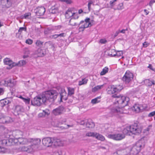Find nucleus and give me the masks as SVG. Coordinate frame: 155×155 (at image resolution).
I'll return each instance as SVG.
<instances>
[{"label":"nucleus","mask_w":155,"mask_h":155,"mask_svg":"<svg viewBox=\"0 0 155 155\" xmlns=\"http://www.w3.org/2000/svg\"><path fill=\"white\" fill-rule=\"evenodd\" d=\"M116 92H117L115 87L111 88V89L108 91L109 94H114L112 95V97L114 98H116L115 101L121 107H114L112 109V111L114 113L120 114L127 113V110L125 109L124 107L127 105L129 101V98L127 97L121 96L119 94H114Z\"/></svg>","instance_id":"nucleus-1"},{"label":"nucleus","mask_w":155,"mask_h":155,"mask_svg":"<svg viewBox=\"0 0 155 155\" xmlns=\"http://www.w3.org/2000/svg\"><path fill=\"white\" fill-rule=\"evenodd\" d=\"M141 127L137 123H134L131 126L127 127L123 130L124 134L130 135L131 134H137L141 133Z\"/></svg>","instance_id":"nucleus-2"},{"label":"nucleus","mask_w":155,"mask_h":155,"mask_svg":"<svg viewBox=\"0 0 155 155\" xmlns=\"http://www.w3.org/2000/svg\"><path fill=\"white\" fill-rule=\"evenodd\" d=\"M47 103H51L54 102L58 94L57 91L55 90H51L43 93Z\"/></svg>","instance_id":"nucleus-3"},{"label":"nucleus","mask_w":155,"mask_h":155,"mask_svg":"<svg viewBox=\"0 0 155 155\" xmlns=\"http://www.w3.org/2000/svg\"><path fill=\"white\" fill-rule=\"evenodd\" d=\"M29 140L30 143H31V145L28 147H24L25 149L23 150L27 152H30L35 150L37 148V146L40 143L41 140L40 139L38 138H31Z\"/></svg>","instance_id":"nucleus-4"},{"label":"nucleus","mask_w":155,"mask_h":155,"mask_svg":"<svg viewBox=\"0 0 155 155\" xmlns=\"http://www.w3.org/2000/svg\"><path fill=\"white\" fill-rule=\"evenodd\" d=\"M46 103L47 102L43 93L36 96L31 101V104L35 106H40Z\"/></svg>","instance_id":"nucleus-5"},{"label":"nucleus","mask_w":155,"mask_h":155,"mask_svg":"<svg viewBox=\"0 0 155 155\" xmlns=\"http://www.w3.org/2000/svg\"><path fill=\"white\" fill-rule=\"evenodd\" d=\"M144 147V145L141 141L137 142L134 146L132 148L131 152L134 155H136L140 152L142 148Z\"/></svg>","instance_id":"nucleus-6"},{"label":"nucleus","mask_w":155,"mask_h":155,"mask_svg":"<svg viewBox=\"0 0 155 155\" xmlns=\"http://www.w3.org/2000/svg\"><path fill=\"white\" fill-rule=\"evenodd\" d=\"M78 123L80 125L86 126L87 128L89 129L93 128L95 126L94 123L91 119L82 120Z\"/></svg>","instance_id":"nucleus-7"},{"label":"nucleus","mask_w":155,"mask_h":155,"mask_svg":"<svg viewBox=\"0 0 155 155\" xmlns=\"http://www.w3.org/2000/svg\"><path fill=\"white\" fill-rule=\"evenodd\" d=\"M123 132L122 133L116 134H109L107 136L108 138L116 140H120L125 137V135Z\"/></svg>","instance_id":"nucleus-8"},{"label":"nucleus","mask_w":155,"mask_h":155,"mask_svg":"<svg viewBox=\"0 0 155 155\" xmlns=\"http://www.w3.org/2000/svg\"><path fill=\"white\" fill-rule=\"evenodd\" d=\"M133 78V74L129 71H127L123 77L122 80L125 83L128 84L132 80Z\"/></svg>","instance_id":"nucleus-9"},{"label":"nucleus","mask_w":155,"mask_h":155,"mask_svg":"<svg viewBox=\"0 0 155 155\" xmlns=\"http://www.w3.org/2000/svg\"><path fill=\"white\" fill-rule=\"evenodd\" d=\"M59 92L60 95V102H62V100L66 101L67 99V95L66 92L63 88L60 87Z\"/></svg>","instance_id":"nucleus-10"},{"label":"nucleus","mask_w":155,"mask_h":155,"mask_svg":"<svg viewBox=\"0 0 155 155\" xmlns=\"http://www.w3.org/2000/svg\"><path fill=\"white\" fill-rule=\"evenodd\" d=\"M47 51L45 48H39L35 52V54H37L38 57H42L46 54Z\"/></svg>","instance_id":"nucleus-11"},{"label":"nucleus","mask_w":155,"mask_h":155,"mask_svg":"<svg viewBox=\"0 0 155 155\" xmlns=\"http://www.w3.org/2000/svg\"><path fill=\"white\" fill-rule=\"evenodd\" d=\"M52 138L47 137L44 138L42 140L43 145L47 147H49L52 145Z\"/></svg>","instance_id":"nucleus-12"},{"label":"nucleus","mask_w":155,"mask_h":155,"mask_svg":"<svg viewBox=\"0 0 155 155\" xmlns=\"http://www.w3.org/2000/svg\"><path fill=\"white\" fill-rule=\"evenodd\" d=\"M3 62L5 64L9 65V67L8 68V69H10L16 66V63L13 62L9 58H5L4 59Z\"/></svg>","instance_id":"nucleus-13"},{"label":"nucleus","mask_w":155,"mask_h":155,"mask_svg":"<svg viewBox=\"0 0 155 155\" xmlns=\"http://www.w3.org/2000/svg\"><path fill=\"white\" fill-rule=\"evenodd\" d=\"M64 110V107L62 106H60L58 108L54 109L52 110V113L55 115H58L62 114Z\"/></svg>","instance_id":"nucleus-14"},{"label":"nucleus","mask_w":155,"mask_h":155,"mask_svg":"<svg viewBox=\"0 0 155 155\" xmlns=\"http://www.w3.org/2000/svg\"><path fill=\"white\" fill-rule=\"evenodd\" d=\"M24 109L23 107L20 105H16L14 108V114L15 115H18L24 111Z\"/></svg>","instance_id":"nucleus-15"},{"label":"nucleus","mask_w":155,"mask_h":155,"mask_svg":"<svg viewBox=\"0 0 155 155\" xmlns=\"http://www.w3.org/2000/svg\"><path fill=\"white\" fill-rule=\"evenodd\" d=\"M145 109V107H144L143 105L138 104H135L132 108V110L135 111L137 113L141 112Z\"/></svg>","instance_id":"nucleus-16"},{"label":"nucleus","mask_w":155,"mask_h":155,"mask_svg":"<svg viewBox=\"0 0 155 155\" xmlns=\"http://www.w3.org/2000/svg\"><path fill=\"white\" fill-rule=\"evenodd\" d=\"M23 134V132L19 130H15L13 131L12 132L13 137L17 139L21 138Z\"/></svg>","instance_id":"nucleus-17"},{"label":"nucleus","mask_w":155,"mask_h":155,"mask_svg":"<svg viewBox=\"0 0 155 155\" xmlns=\"http://www.w3.org/2000/svg\"><path fill=\"white\" fill-rule=\"evenodd\" d=\"M36 10L35 13L38 16H41L43 15L45 12V8L42 6L37 8Z\"/></svg>","instance_id":"nucleus-18"},{"label":"nucleus","mask_w":155,"mask_h":155,"mask_svg":"<svg viewBox=\"0 0 155 155\" xmlns=\"http://www.w3.org/2000/svg\"><path fill=\"white\" fill-rule=\"evenodd\" d=\"M52 145L54 146H61L63 145L62 142L59 139L52 138Z\"/></svg>","instance_id":"nucleus-19"},{"label":"nucleus","mask_w":155,"mask_h":155,"mask_svg":"<svg viewBox=\"0 0 155 155\" xmlns=\"http://www.w3.org/2000/svg\"><path fill=\"white\" fill-rule=\"evenodd\" d=\"M66 119H62L58 121V126H60L61 125H63L64 126H61V127H62L66 129L68 128L69 127H71L68 125H66L65 122H66Z\"/></svg>","instance_id":"nucleus-20"},{"label":"nucleus","mask_w":155,"mask_h":155,"mask_svg":"<svg viewBox=\"0 0 155 155\" xmlns=\"http://www.w3.org/2000/svg\"><path fill=\"white\" fill-rule=\"evenodd\" d=\"M75 14L74 12H72V10L71 8H69L66 11L65 13V16L67 18H69Z\"/></svg>","instance_id":"nucleus-21"},{"label":"nucleus","mask_w":155,"mask_h":155,"mask_svg":"<svg viewBox=\"0 0 155 155\" xmlns=\"http://www.w3.org/2000/svg\"><path fill=\"white\" fill-rule=\"evenodd\" d=\"M44 48L47 50L48 48H54V45L51 41H49L44 43Z\"/></svg>","instance_id":"nucleus-22"},{"label":"nucleus","mask_w":155,"mask_h":155,"mask_svg":"<svg viewBox=\"0 0 155 155\" xmlns=\"http://www.w3.org/2000/svg\"><path fill=\"white\" fill-rule=\"evenodd\" d=\"M144 82L146 85L148 86H151L155 84L154 81H151L149 79H146Z\"/></svg>","instance_id":"nucleus-23"},{"label":"nucleus","mask_w":155,"mask_h":155,"mask_svg":"<svg viewBox=\"0 0 155 155\" xmlns=\"http://www.w3.org/2000/svg\"><path fill=\"white\" fill-rule=\"evenodd\" d=\"M9 103V101L7 99L1 100L0 101V106L3 107L7 105Z\"/></svg>","instance_id":"nucleus-24"},{"label":"nucleus","mask_w":155,"mask_h":155,"mask_svg":"<svg viewBox=\"0 0 155 155\" xmlns=\"http://www.w3.org/2000/svg\"><path fill=\"white\" fill-rule=\"evenodd\" d=\"M8 86L13 87L16 84V81L14 79H10L7 81Z\"/></svg>","instance_id":"nucleus-25"},{"label":"nucleus","mask_w":155,"mask_h":155,"mask_svg":"<svg viewBox=\"0 0 155 155\" xmlns=\"http://www.w3.org/2000/svg\"><path fill=\"white\" fill-rule=\"evenodd\" d=\"M88 81V80L86 78L82 79L81 81H79L78 85L81 86L82 85L86 84L87 83Z\"/></svg>","instance_id":"nucleus-26"},{"label":"nucleus","mask_w":155,"mask_h":155,"mask_svg":"<svg viewBox=\"0 0 155 155\" xmlns=\"http://www.w3.org/2000/svg\"><path fill=\"white\" fill-rule=\"evenodd\" d=\"M3 145H6L7 146H10L11 145V143L10 142V140H3L1 141Z\"/></svg>","instance_id":"nucleus-27"},{"label":"nucleus","mask_w":155,"mask_h":155,"mask_svg":"<svg viewBox=\"0 0 155 155\" xmlns=\"http://www.w3.org/2000/svg\"><path fill=\"white\" fill-rule=\"evenodd\" d=\"M26 63V62L25 61L21 60L19 61L18 63H16V66H22L25 65Z\"/></svg>","instance_id":"nucleus-28"},{"label":"nucleus","mask_w":155,"mask_h":155,"mask_svg":"<svg viewBox=\"0 0 155 155\" xmlns=\"http://www.w3.org/2000/svg\"><path fill=\"white\" fill-rule=\"evenodd\" d=\"M108 55L110 57H114L116 56V52L114 49H112L109 51Z\"/></svg>","instance_id":"nucleus-29"},{"label":"nucleus","mask_w":155,"mask_h":155,"mask_svg":"<svg viewBox=\"0 0 155 155\" xmlns=\"http://www.w3.org/2000/svg\"><path fill=\"white\" fill-rule=\"evenodd\" d=\"M43 42L40 41L39 40H37L35 43L36 46L40 48H43L42 46L43 45Z\"/></svg>","instance_id":"nucleus-30"},{"label":"nucleus","mask_w":155,"mask_h":155,"mask_svg":"<svg viewBox=\"0 0 155 155\" xmlns=\"http://www.w3.org/2000/svg\"><path fill=\"white\" fill-rule=\"evenodd\" d=\"M95 137L97 139L102 141L104 140L105 139L104 136L97 133H96Z\"/></svg>","instance_id":"nucleus-31"},{"label":"nucleus","mask_w":155,"mask_h":155,"mask_svg":"<svg viewBox=\"0 0 155 155\" xmlns=\"http://www.w3.org/2000/svg\"><path fill=\"white\" fill-rule=\"evenodd\" d=\"M68 95L71 96L74 94V88L70 87H68Z\"/></svg>","instance_id":"nucleus-32"},{"label":"nucleus","mask_w":155,"mask_h":155,"mask_svg":"<svg viewBox=\"0 0 155 155\" xmlns=\"http://www.w3.org/2000/svg\"><path fill=\"white\" fill-rule=\"evenodd\" d=\"M69 22L70 25L72 26H76L77 25L76 20L74 19V18H71L70 19Z\"/></svg>","instance_id":"nucleus-33"},{"label":"nucleus","mask_w":155,"mask_h":155,"mask_svg":"<svg viewBox=\"0 0 155 155\" xmlns=\"http://www.w3.org/2000/svg\"><path fill=\"white\" fill-rule=\"evenodd\" d=\"M103 87V85H97L93 88L92 90V91L93 92L96 91L98 90L101 89Z\"/></svg>","instance_id":"nucleus-34"},{"label":"nucleus","mask_w":155,"mask_h":155,"mask_svg":"<svg viewBox=\"0 0 155 155\" xmlns=\"http://www.w3.org/2000/svg\"><path fill=\"white\" fill-rule=\"evenodd\" d=\"M30 138L27 139L26 138H22L21 139L23 140L20 142V143L23 144H27L28 143L30 142V140H29Z\"/></svg>","instance_id":"nucleus-35"},{"label":"nucleus","mask_w":155,"mask_h":155,"mask_svg":"<svg viewBox=\"0 0 155 155\" xmlns=\"http://www.w3.org/2000/svg\"><path fill=\"white\" fill-rule=\"evenodd\" d=\"M108 71V68L107 67H105L104 68L102 71L100 73V74L101 75H103L106 74L107 72Z\"/></svg>","instance_id":"nucleus-36"},{"label":"nucleus","mask_w":155,"mask_h":155,"mask_svg":"<svg viewBox=\"0 0 155 155\" xmlns=\"http://www.w3.org/2000/svg\"><path fill=\"white\" fill-rule=\"evenodd\" d=\"M96 133L88 132L86 134V136L88 137H95Z\"/></svg>","instance_id":"nucleus-37"},{"label":"nucleus","mask_w":155,"mask_h":155,"mask_svg":"<svg viewBox=\"0 0 155 155\" xmlns=\"http://www.w3.org/2000/svg\"><path fill=\"white\" fill-rule=\"evenodd\" d=\"M151 127V125H149L147 128L144 130L143 131L144 133H145L146 135L148 134H149V131H150Z\"/></svg>","instance_id":"nucleus-38"},{"label":"nucleus","mask_w":155,"mask_h":155,"mask_svg":"<svg viewBox=\"0 0 155 155\" xmlns=\"http://www.w3.org/2000/svg\"><path fill=\"white\" fill-rule=\"evenodd\" d=\"M0 84L1 85H4L6 86H8V83H7V81L4 80H2L0 82Z\"/></svg>","instance_id":"nucleus-39"},{"label":"nucleus","mask_w":155,"mask_h":155,"mask_svg":"<svg viewBox=\"0 0 155 155\" xmlns=\"http://www.w3.org/2000/svg\"><path fill=\"white\" fill-rule=\"evenodd\" d=\"M26 27H20L18 30V33L21 35L22 31H26Z\"/></svg>","instance_id":"nucleus-40"},{"label":"nucleus","mask_w":155,"mask_h":155,"mask_svg":"<svg viewBox=\"0 0 155 155\" xmlns=\"http://www.w3.org/2000/svg\"><path fill=\"white\" fill-rule=\"evenodd\" d=\"M115 87L117 92H119L123 89V87L121 85L116 86Z\"/></svg>","instance_id":"nucleus-41"},{"label":"nucleus","mask_w":155,"mask_h":155,"mask_svg":"<svg viewBox=\"0 0 155 155\" xmlns=\"http://www.w3.org/2000/svg\"><path fill=\"white\" fill-rule=\"evenodd\" d=\"M93 4V2L91 0H90L88 1V3L87 5L88 9L89 11H90L91 9V5L92 4Z\"/></svg>","instance_id":"nucleus-42"},{"label":"nucleus","mask_w":155,"mask_h":155,"mask_svg":"<svg viewBox=\"0 0 155 155\" xmlns=\"http://www.w3.org/2000/svg\"><path fill=\"white\" fill-rule=\"evenodd\" d=\"M90 20V18H87L86 19H85L84 21H81L80 23L79 24V25H80L81 24H83L85 22V23H90L89 22V21Z\"/></svg>","instance_id":"nucleus-43"},{"label":"nucleus","mask_w":155,"mask_h":155,"mask_svg":"<svg viewBox=\"0 0 155 155\" xmlns=\"http://www.w3.org/2000/svg\"><path fill=\"white\" fill-rule=\"evenodd\" d=\"M84 23V28H87L89 27H90L92 26V24L91 23Z\"/></svg>","instance_id":"nucleus-44"},{"label":"nucleus","mask_w":155,"mask_h":155,"mask_svg":"<svg viewBox=\"0 0 155 155\" xmlns=\"http://www.w3.org/2000/svg\"><path fill=\"white\" fill-rule=\"evenodd\" d=\"M2 3H3V2H5V5L7 7L8 6L7 4L9 5L10 4V2L9 1V0H2Z\"/></svg>","instance_id":"nucleus-45"},{"label":"nucleus","mask_w":155,"mask_h":155,"mask_svg":"<svg viewBox=\"0 0 155 155\" xmlns=\"http://www.w3.org/2000/svg\"><path fill=\"white\" fill-rule=\"evenodd\" d=\"M43 113L45 116L46 115H48L50 113L49 110L48 109H46L45 110H43Z\"/></svg>","instance_id":"nucleus-46"},{"label":"nucleus","mask_w":155,"mask_h":155,"mask_svg":"<svg viewBox=\"0 0 155 155\" xmlns=\"http://www.w3.org/2000/svg\"><path fill=\"white\" fill-rule=\"evenodd\" d=\"M123 54V53L121 51H118L117 53L116 52V56L117 55V56H121Z\"/></svg>","instance_id":"nucleus-47"},{"label":"nucleus","mask_w":155,"mask_h":155,"mask_svg":"<svg viewBox=\"0 0 155 155\" xmlns=\"http://www.w3.org/2000/svg\"><path fill=\"white\" fill-rule=\"evenodd\" d=\"M75 14L72 16V18H74V19H77L79 18V16L77 13H74Z\"/></svg>","instance_id":"nucleus-48"},{"label":"nucleus","mask_w":155,"mask_h":155,"mask_svg":"<svg viewBox=\"0 0 155 155\" xmlns=\"http://www.w3.org/2000/svg\"><path fill=\"white\" fill-rule=\"evenodd\" d=\"M98 102L99 101H97V98H95L93 99L91 101V102L93 104H95Z\"/></svg>","instance_id":"nucleus-49"},{"label":"nucleus","mask_w":155,"mask_h":155,"mask_svg":"<svg viewBox=\"0 0 155 155\" xmlns=\"http://www.w3.org/2000/svg\"><path fill=\"white\" fill-rule=\"evenodd\" d=\"M23 101L26 104H29L30 103V99L29 98H25Z\"/></svg>","instance_id":"nucleus-50"},{"label":"nucleus","mask_w":155,"mask_h":155,"mask_svg":"<svg viewBox=\"0 0 155 155\" xmlns=\"http://www.w3.org/2000/svg\"><path fill=\"white\" fill-rule=\"evenodd\" d=\"M26 43L28 44L31 45V44L33 42V41L31 39H28L26 41Z\"/></svg>","instance_id":"nucleus-51"},{"label":"nucleus","mask_w":155,"mask_h":155,"mask_svg":"<svg viewBox=\"0 0 155 155\" xmlns=\"http://www.w3.org/2000/svg\"><path fill=\"white\" fill-rule=\"evenodd\" d=\"M5 150V149L4 147L0 146V153H4Z\"/></svg>","instance_id":"nucleus-52"},{"label":"nucleus","mask_w":155,"mask_h":155,"mask_svg":"<svg viewBox=\"0 0 155 155\" xmlns=\"http://www.w3.org/2000/svg\"><path fill=\"white\" fill-rule=\"evenodd\" d=\"M107 42V40L104 39H102L100 40V42L102 44H104Z\"/></svg>","instance_id":"nucleus-53"},{"label":"nucleus","mask_w":155,"mask_h":155,"mask_svg":"<svg viewBox=\"0 0 155 155\" xmlns=\"http://www.w3.org/2000/svg\"><path fill=\"white\" fill-rule=\"evenodd\" d=\"M155 115V111H153L150 113L148 116L149 117H151Z\"/></svg>","instance_id":"nucleus-54"},{"label":"nucleus","mask_w":155,"mask_h":155,"mask_svg":"<svg viewBox=\"0 0 155 155\" xmlns=\"http://www.w3.org/2000/svg\"><path fill=\"white\" fill-rule=\"evenodd\" d=\"M150 45L149 43L147 42H145L143 44V47L146 48Z\"/></svg>","instance_id":"nucleus-55"},{"label":"nucleus","mask_w":155,"mask_h":155,"mask_svg":"<svg viewBox=\"0 0 155 155\" xmlns=\"http://www.w3.org/2000/svg\"><path fill=\"white\" fill-rule=\"evenodd\" d=\"M31 15L30 13H26L24 14V18H28V17Z\"/></svg>","instance_id":"nucleus-56"},{"label":"nucleus","mask_w":155,"mask_h":155,"mask_svg":"<svg viewBox=\"0 0 155 155\" xmlns=\"http://www.w3.org/2000/svg\"><path fill=\"white\" fill-rule=\"evenodd\" d=\"M155 2V0H151L150 2L149 5L150 7H151L152 6L153 4Z\"/></svg>","instance_id":"nucleus-57"},{"label":"nucleus","mask_w":155,"mask_h":155,"mask_svg":"<svg viewBox=\"0 0 155 155\" xmlns=\"http://www.w3.org/2000/svg\"><path fill=\"white\" fill-rule=\"evenodd\" d=\"M118 9L119 10L122 9L123 8V5L122 3L120 4L117 7Z\"/></svg>","instance_id":"nucleus-58"},{"label":"nucleus","mask_w":155,"mask_h":155,"mask_svg":"<svg viewBox=\"0 0 155 155\" xmlns=\"http://www.w3.org/2000/svg\"><path fill=\"white\" fill-rule=\"evenodd\" d=\"M30 53V50L28 49H26L25 51V54L28 55Z\"/></svg>","instance_id":"nucleus-59"},{"label":"nucleus","mask_w":155,"mask_h":155,"mask_svg":"<svg viewBox=\"0 0 155 155\" xmlns=\"http://www.w3.org/2000/svg\"><path fill=\"white\" fill-rule=\"evenodd\" d=\"M65 35H66V34L64 33L58 34V37H64L65 36Z\"/></svg>","instance_id":"nucleus-60"},{"label":"nucleus","mask_w":155,"mask_h":155,"mask_svg":"<svg viewBox=\"0 0 155 155\" xmlns=\"http://www.w3.org/2000/svg\"><path fill=\"white\" fill-rule=\"evenodd\" d=\"M51 38H53L54 39L58 37V34H55L53 35H52L51 36Z\"/></svg>","instance_id":"nucleus-61"},{"label":"nucleus","mask_w":155,"mask_h":155,"mask_svg":"<svg viewBox=\"0 0 155 155\" xmlns=\"http://www.w3.org/2000/svg\"><path fill=\"white\" fill-rule=\"evenodd\" d=\"M64 2H66L67 4H70L72 3L71 0H65Z\"/></svg>","instance_id":"nucleus-62"},{"label":"nucleus","mask_w":155,"mask_h":155,"mask_svg":"<svg viewBox=\"0 0 155 155\" xmlns=\"http://www.w3.org/2000/svg\"><path fill=\"white\" fill-rule=\"evenodd\" d=\"M117 1V0H114L113 1H111L110 2V4L111 6H113V5H114V3L115 2H116Z\"/></svg>","instance_id":"nucleus-63"},{"label":"nucleus","mask_w":155,"mask_h":155,"mask_svg":"<svg viewBox=\"0 0 155 155\" xmlns=\"http://www.w3.org/2000/svg\"><path fill=\"white\" fill-rule=\"evenodd\" d=\"M148 68L153 71H154V69L153 68L151 64H149V65L148 67Z\"/></svg>","instance_id":"nucleus-64"}]
</instances>
